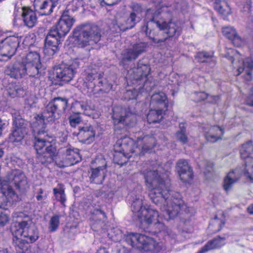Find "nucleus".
<instances>
[{
    "mask_svg": "<svg viewBox=\"0 0 253 253\" xmlns=\"http://www.w3.org/2000/svg\"><path fill=\"white\" fill-rule=\"evenodd\" d=\"M74 106L78 109H80L81 110L78 112H81L84 115L88 116H91L92 111L90 107L87 105L86 102L83 101H76L74 103Z\"/></svg>",
    "mask_w": 253,
    "mask_h": 253,
    "instance_id": "8fccbe9b",
    "label": "nucleus"
},
{
    "mask_svg": "<svg viewBox=\"0 0 253 253\" xmlns=\"http://www.w3.org/2000/svg\"><path fill=\"white\" fill-rule=\"evenodd\" d=\"M112 118L115 133L123 134L127 131L126 126L132 127L136 124V111L133 107H115Z\"/></svg>",
    "mask_w": 253,
    "mask_h": 253,
    "instance_id": "20e7f679",
    "label": "nucleus"
},
{
    "mask_svg": "<svg viewBox=\"0 0 253 253\" xmlns=\"http://www.w3.org/2000/svg\"><path fill=\"white\" fill-rule=\"evenodd\" d=\"M79 64L77 60H73L71 63L62 62L55 66L53 71L52 78L54 80V84L63 85V83L70 82L76 73V70Z\"/></svg>",
    "mask_w": 253,
    "mask_h": 253,
    "instance_id": "6e6552de",
    "label": "nucleus"
},
{
    "mask_svg": "<svg viewBox=\"0 0 253 253\" xmlns=\"http://www.w3.org/2000/svg\"><path fill=\"white\" fill-rule=\"evenodd\" d=\"M63 38V37H59L58 33L53 28H50L45 40H51V41L61 43V41Z\"/></svg>",
    "mask_w": 253,
    "mask_h": 253,
    "instance_id": "864d4df0",
    "label": "nucleus"
},
{
    "mask_svg": "<svg viewBox=\"0 0 253 253\" xmlns=\"http://www.w3.org/2000/svg\"><path fill=\"white\" fill-rule=\"evenodd\" d=\"M107 216L105 212L100 208H96L91 211V228L95 231L104 232Z\"/></svg>",
    "mask_w": 253,
    "mask_h": 253,
    "instance_id": "2eb2a0df",
    "label": "nucleus"
},
{
    "mask_svg": "<svg viewBox=\"0 0 253 253\" xmlns=\"http://www.w3.org/2000/svg\"><path fill=\"white\" fill-rule=\"evenodd\" d=\"M224 130L218 126H213L211 128L209 132L205 134L206 139L210 142H215L217 140L221 139L223 135Z\"/></svg>",
    "mask_w": 253,
    "mask_h": 253,
    "instance_id": "c9c22d12",
    "label": "nucleus"
},
{
    "mask_svg": "<svg viewBox=\"0 0 253 253\" xmlns=\"http://www.w3.org/2000/svg\"><path fill=\"white\" fill-rule=\"evenodd\" d=\"M95 135L94 127L91 125L80 127L78 137L79 141L83 143L90 144L93 142Z\"/></svg>",
    "mask_w": 253,
    "mask_h": 253,
    "instance_id": "393cba45",
    "label": "nucleus"
},
{
    "mask_svg": "<svg viewBox=\"0 0 253 253\" xmlns=\"http://www.w3.org/2000/svg\"><path fill=\"white\" fill-rule=\"evenodd\" d=\"M59 219L60 216L58 215H55L53 216L49 223V230L50 232H54L55 231L59 224Z\"/></svg>",
    "mask_w": 253,
    "mask_h": 253,
    "instance_id": "6e6d98bb",
    "label": "nucleus"
},
{
    "mask_svg": "<svg viewBox=\"0 0 253 253\" xmlns=\"http://www.w3.org/2000/svg\"><path fill=\"white\" fill-rule=\"evenodd\" d=\"M97 85L100 87L98 93H108L112 88V85L108 83L107 81L103 77L99 80Z\"/></svg>",
    "mask_w": 253,
    "mask_h": 253,
    "instance_id": "3c124183",
    "label": "nucleus"
},
{
    "mask_svg": "<svg viewBox=\"0 0 253 253\" xmlns=\"http://www.w3.org/2000/svg\"><path fill=\"white\" fill-rule=\"evenodd\" d=\"M224 225V222L215 216L211 220L208 228L213 233H215L220 231Z\"/></svg>",
    "mask_w": 253,
    "mask_h": 253,
    "instance_id": "c03bdc74",
    "label": "nucleus"
},
{
    "mask_svg": "<svg viewBox=\"0 0 253 253\" xmlns=\"http://www.w3.org/2000/svg\"><path fill=\"white\" fill-rule=\"evenodd\" d=\"M45 117L48 122H54L59 119L63 114L61 110L52 100L45 107Z\"/></svg>",
    "mask_w": 253,
    "mask_h": 253,
    "instance_id": "a878e982",
    "label": "nucleus"
},
{
    "mask_svg": "<svg viewBox=\"0 0 253 253\" xmlns=\"http://www.w3.org/2000/svg\"><path fill=\"white\" fill-rule=\"evenodd\" d=\"M143 174L146 185L150 190V199L160 207L167 220L174 218L179 214L189 212V208L182 199L180 193L170 191L169 181L162 179L157 170H145Z\"/></svg>",
    "mask_w": 253,
    "mask_h": 253,
    "instance_id": "f257e3e1",
    "label": "nucleus"
},
{
    "mask_svg": "<svg viewBox=\"0 0 253 253\" xmlns=\"http://www.w3.org/2000/svg\"><path fill=\"white\" fill-rule=\"evenodd\" d=\"M68 11H64L58 23L51 28H53L59 35V37L64 38L70 31L75 19L69 15Z\"/></svg>",
    "mask_w": 253,
    "mask_h": 253,
    "instance_id": "ddd939ff",
    "label": "nucleus"
},
{
    "mask_svg": "<svg viewBox=\"0 0 253 253\" xmlns=\"http://www.w3.org/2000/svg\"><path fill=\"white\" fill-rule=\"evenodd\" d=\"M23 64L25 75H28L30 77H34L40 73V69L41 67V64Z\"/></svg>",
    "mask_w": 253,
    "mask_h": 253,
    "instance_id": "ea45409f",
    "label": "nucleus"
},
{
    "mask_svg": "<svg viewBox=\"0 0 253 253\" xmlns=\"http://www.w3.org/2000/svg\"><path fill=\"white\" fill-rule=\"evenodd\" d=\"M13 129L9 135L8 140L10 142H20L29 131V124L18 113L13 116Z\"/></svg>",
    "mask_w": 253,
    "mask_h": 253,
    "instance_id": "1a4fd4ad",
    "label": "nucleus"
},
{
    "mask_svg": "<svg viewBox=\"0 0 253 253\" xmlns=\"http://www.w3.org/2000/svg\"><path fill=\"white\" fill-rule=\"evenodd\" d=\"M52 100L64 113L67 109L68 104V99L65 97H58L54 98Z\"/></svg>",
    "mask_w": 253,
    "mask_h": 253,
    "instance_id": "603ef678",
    "label": "nucleus"
},
{
    "mask_svg": "<svg viewBox=\"0 0 253 253\" xmlns=\"http://www.w3.org/2000/svg\"><path fill=\"white\" fill-rule=\"evenodd\" d=\"M253 68V60L250 58H246L243 61V67H240L238 69V75L245 71L246 74L250 76L251 71L250 69Z\"/></svg>",
    "mask_w": 253,
    "mask_h": 253,
    "instance_id": "49530a36",
    "label": "nucleus"
},
{
    "mask_svg": "<svg viewBox=\"0 0 253 253\" xmlns=\"http://www.w3.org/2000/svg\"><path fill=\"white\" fill-rule=\"evenodd\" d=\"M132 11L130 13H134L137 16H141V14L143 11V8L141 5L138 3H134L131 6Z\"/></svg>",
    "mask_w": 253,
    "mask_h": 253,
    "instance_id": "bf43d9fd",
    "label": "nucleus"
},
{
    "mask_svg": "<svg viewBox=\"0 0 253 253\" xmlns=\"http://www.w3.org/2000/svg\"><path fill=\"white\" fill-rule=\"evenodd\" d=\"M80 114L81 112H77L76 114L71 115L69 117V123L72 127H75L81 122L82 118L79 115Z\"/></svg>",
    "mask_w": 253,
    "mask_h": 253,
    "instance_id": "5fc2aeb1",
    "label": "nucleus"
},
{
    "mask_svg": "<svg viewBox=\"0 0 253 253\" xmlns=\"http://www.w3.org/2000/svg\"><path fill=\"white\" fill-rule=\"evenodd\" d=\"M222 33L224 36L232 41L233 44L237 47L241 46L243 40L237 34L235 29L231 27H226L222 28Z\"/></svg>",
    "mask_w": 253,
    "mask_h": 253,
    "instance_id": "2f4dec72",
    "label": "nucleus"
},
{
    "mask_svg": "<svg viewBox=\"0 0 253 253\" xmlns=\"http://www.w3.org/2000/svg\"><path fill=\"white\" fill-rule=\"evenodd\" d=\"M13 234V242L12 245L15 247L16 249L19 252L21 251L22 252L28 253L29 247H30L29 244H31L30 242H27L26 239L23 240L19 238L15 234Z\"/></svg>",
    "mask_w": 253,
    "mask_h": 253,
    "instance_id": "58836bf2",
    "label": "nucleus"
},
{
    "mask_svg": "<svg viewBox=\"0 0 253 253\" xmlns=\"http://www.w3.org/2000/svg\"><path fill=\"white\" fill-rule=\"evenodd\" d=\"M22 17L24 25L29 28L34 27L37 21L36 14L33 10L26 7L22 8Z\"/></svg>",
    "mask_w": 253,
    "mask_h": 253,
    "instance_id": "c756f323",
    "label": "nucleus"
},
{
    "mask_svg": "<svg viewBox=\"0 0 253 253\" xmlns=\"http://www.w3.org/2000/svg\"><path fill=\"white\" fill-rule=\"evenodd\" d=\"M195 58L199 62H208L211 66H214L216 64L215 57L212 51L199 52L195 55Z\"/></svg>",
    "mask_w": 253,
    "mask_h": 253,
    "instance_id": "f704fd0d",
    "label": "nucleus"
},
{
    "mask_svg": "<svg viewBox=\"0 0 253 253\" xmlns=\"http://www.w3.org/2000/svg\"><path fill=\"white\" fill-rule=\"evenodd\" d=\"M60 44H61L60 42L44 40V52L48 53L49 55H54L59 51Z\"/></svg>",
    "mask_w": 253,
    "mask_h": 253,
    "instance_id": "a19ab883",
    "label": "nucleus"
},
{
    "mask_svg": "<svg viewBox=\"0 0 253 253\" xmlns=\"http://www.w3.org/2000/svg\"><path fill=\"white\" fill-rule=\"evenodd\" d=\"M177 170L180 179L183 182H188L193 178L192 169L186 160L181 159L177 162Z\"/></svg>",
    "mask_w": 253,
    "mask_h": 253,
    "instance_id": "5701e85b",
    "label": "nucleus"
},
{
    "mask_svg": "<svg viewBox=\"0 0 253 253\" xmlns=\"http://www.w3.org/2000/svg\"><path fill=\"white\" fill-rule=\"evenodd\" d=\"M134 194H132L131 201L132 203L131 206V209L133 212L137 213V216L139 217L141 215V211L144 208H147L145 206H143L142 197L140 195H135V198L133 197Z\"/></svg>",
    "mask_w": 253,
    "mask_h": 253,
    "instance_id": "e433bc0d",
    "label": "nucleus"
},
{
    "mask_svg": "<svg viewBox=\"0 0 253 253\" xmlns=\"http://www.w3.org/2000/svg\"><path fill=\"white\" fill-rule=\"evenodd\" d=\"M219 95H212L210 98L209 102L212 104H216L220 100Z\"/></svg>",
    "mask_w": 253,
    "mask_h": 253,
    "instance_id": "338daca9",
    "label": "nucleus"
},
{
    "mask_svg": "<svg viewBox=\"0 0 253 253\" xmlns=\"http://www.w3.org/2000/svg\"><path fill=\"white\" fill-rule=\"evenodd\" d=\"M53 193L56 200L60 202L63 207H65L66 197L64 189L61 187L59 188H54L53 189Z\"/></svg>",
    "mask_w": 253,
    "mask_h": 253,
    "instance_id": "09e8293b",
    "label": "nucleus"
},
{
    "mask_svg": "<svg viewBox=\"0 0 253 253\" xmlns=\"http://www.w3.org/2000/svg\"><path fill=\"white\" fill-rule=\"evenodd\" d=\"M7 94L12 98L22 97L25 94L24 89L19 85L11 84L7 89Z\"/></svg>",
    "mask_w": 253,
    "mask_h": 253,
    "instance_id": "37998d69",
    "label": "nucleus"
},
{
    "mask_svg": "<svg viewBox=\"0 0 253 253\" xmlns=\"http://www.w3.org/2000/svg\"><path fill=\"white\" fill-rule=\"evenodd\" d=\"M126 242L132 247L142 248L153 243V239L145 234L130 232L125 235Z\"/></svg>",
    "mask_w": 253,
    "mask_h": 253,
    "instance_id": "4468645a",
    "label": "nucleus"
},
{
    "mask_svg": "<svg viewBox=\"0 0 253 253\" xmlns=\"http://www.w3.org/2000/svg\"><path fill=\"white\" fill-rule=\"evenodd\" d=\"M165 110L151 108L147 116V121L149 124L160 123L163 119Z\"/></svg>",
    "mask_w": 253,
    "mask_h": 253,
    "instance_id": "4c0bfd02",
    "label": "nucleus"
},
{
    "mask_svg": "<svg viewBox=\"0 0 253 253\" xmlns=\"http://www.w3.org/2000/svg\"><path fill=\"white\" fill-rule=\"evenodd\" d=\"M24 65L22 62H17L7 67L5 74L14 79L21 78L25 76Z\"/></svg>",
    "mask_w": 253,
    "mask_h": 253,
    "instance_id": "473e14b6",
    "label": "nucleus"
},
{
    "mask_svg": "<svg viewBox=\"0 0 253 253\" xmlns=\"http://www.w3.org/2000/svg\"><path fill=\"white\" fill-rule=\"evenodd\" d=\"M151 68L149 65L139 60L137 67L134 68L130 75V79L134 84L140 85L138 89L143 88L149 92L153 89L156 86L154 81H152L151 77L149 76Z\"/></svg>",
    "mask_w": 253,
    "mask_h": 253,
    "instance_id": "423d86ee",
    "label": "nucleus"
},
{
    "mask_svg": "<svg viewBox=\"0 0 253 253\" xmlns=\"http://www.w3.org/2000/svg\"><path fill=\"white\" fill-rule=\"evenodd\" d=\"M137 144L141 148V153L143 155L154 147L156 145V139L152 135L141 136L137 138Z\"/></svg>",
    "mask_w": 253,
    "mask_h": 253,
    "instance_id": "bb28decb",
    "label": "nucleus"
},
{
    "mask_svg": "<svg viewBox=\"0 0 253 253\" xmlns=\"http://www.w3.org/2000/svg\"><path fill=\"white\" fill-rule=\"evenodd\" d=\"M8 221V216L7 214L1 212L0 213V227H3Z\"/></svg>",
    "mask_w": 253,
    "mask_h": 253,
    "instance_id": "0e129e2a",
    "label": "nucleus"
},
{
    "mask_svg": "<svg viewBox=\"0 0 253 253\" xmlns=\"http://www.w3.org/2000/svg\"><path fill=\"white\" fill-rule=\"evenodd\" d=\"M241 176V171L236 169L229 172L224 178L223 184V189L227 192L232 187V185L239 180Z\"/></svg>",
    "mask_w": 253,
    "mask_h": 253,
    "instance_id": "c85d7f7f",
    "label": "nucleus"
},
{
    "mask_svg": "<svg viewBox=\"0 0 253 253\" xmlns=\"http://www.w3.org/2000/svg\"><path fill=\"white\" fill-rule=\"evenodd\" d=\"M141 19V16H137L134 13H130L125 24L114 25V28L117 27L118 28L119 31L116 30L117 33L120 31L124 32L134 27L136 24L140 21Z\"/></svg>",
    "mask_w": 253,
    "mask_h": 253,
    "instance_id": "72a5a7b5",
    "label": "nucleus"
},
{
    "mask_svg": "<svg viewBox=\"0 0 253 253\" xmlns=\"http://www.w3.org/2000/svg\"><path fill=\"white\" fill-rule=\"evenodd\" d=\"M246 102L247 105L253 107V93L250 94L247 97Z\"/></svg>",
    "mask_w": 253,
    "mask_h": 253,
    "instance_id": "774afa93",
    "label": "nucleus"
},
{
    "mask_svg": "<svg viewBox=\"0 0 253 253\" xmlns=\"http://www.w3.org/2000/svg\"><path fill=\"white\" fill-rule=\"evenodd\" d=\"M147 43L144 42H138L131 44L127 48L122 52V61L129 62L135 60L142 53L146 51Z\"/></svg>",
    "mask_w": 253,
    "mask_h": 253,
    "instance_id": "f8f14e48",
    "label": "nucleus"
},
{
    "mask_svg": "<svg viewBox=\"0 0 253 253\" xmlns=\"http://www.w3.org/2000/svg\"><path fill=\"white\" fill-rule=\"evenodd\" d=\"M45 116V112L44 111L43 113L36 114L34 118V120L31 124V127L37 131V136L35 137V141L36 137H43L47 134V129L46 127L45 121L47 122V119Z\"/></svg>",
    "mask_w": 253,
    "mask_h": 253,
    "instance_id": "f3484780",
    "label": "nucleus"
},
{
    "mask_svg": "<svg viewBox=\"0 0 253 253\" xmlns=\"http://www.w3.org/2000/svg\"><path fill=\"white\" fill-rule=\"evenodd\" d=\"M17 200V196L11 186L7 181L0 179V206L5 200L13 202Z\"/></svg>",
    "mask_w": 253,
    "mask_h": 253,
    "instance_id": "6ab92c4d",
    "label": "nucleus"
},
{
    "mask_svg": "<svg viewBox=\"0 0 253 253\" xmlns=\"http://www.w3.org/2000/svg\"><path fill=\"white\" fill-rule=\"evenodd\" d=\"M12 175V181L16 189L22 193L26 192L29 185L24 173L20 170H15L13 171Z\"/></svg>",
    "mask_w": 253,
    "mask_h": 253,
    "instance_id": "4be33fe9",
    "label": "nucleus"
},
{
    "mask_svg": "<svg viewBox=\"0 0 253 253\" xmlns=\"http://www.w3.org/2000/svg\"><path fill=\"white\" fill-rule=\"evenodd\" d=\"M165 13L156 10L148 16L141 26V32L155 43L165 42L170 38H178L182 31L181 23L172 21L170 17L166 18Z\"/></svg>",
    "mask_w": 253,
    "mask_h": 253,
    "instance_id": "f03ea898",
    "label": "nucleus"
},
{
    "mask_svg": "<svg viewBox=\"0 0 253 253\" xmlns=\"http://www.w3.org/2000/svg\"><path fill=\"white\" fill-rule=\"evenodd\" d=\"M57 3V1L53 0H34L33 5L35 11L40 15H49L53 12Z\"/></svg>",
    "mask_w": 253,
    "mask_h": 253,
    "instance_id": "a211bd4d",
    "label": "nucleus"
},
{
    "mask_svg": "<svg viewBox=\"0 0 253 253\" xmlns=\"http://www.w3.org/2000/svg\"><path fill=\"white\" fill-rule=\"evenodd\" d=\"M214 8L220 14H224V9L220 4L221 0H212Z\"/></svg>",
    "mask_w": 253,
    "mask_h": 253,
    "instance_id": "680f3d73",
    "label": "nucleus"
},
{
    "mask_svg": "<svg viewBox=\"0 0 253 253\" xmlns=\"http://www.w3.org/2000/svg\"><path fill=\"white\" fill-rule=\"evenodd\" d=\"M141 216L138 217L142 224L150 225L154 223L162 225L158 220L159 214L157 210L148 207L144 208L141 211Z\"/></svg>",
    "mask_w": 253,
    "mask_h": 253,
    "instance_id": "aec40b11",
    "label": "nucleus"
},
{
    "mask_svg": "<svg viewBox=\"0 0 253 253\" xmlns=\"http://www.w3.org/2000/svg\"><path fill=\"white\" fill-rule=\"evenodd\" d=\"M22 63L41 64L40 54L37 51H30L23 58Z\"/></svg>",
    "mask_w": 253,
    "mask_h": 253,
    "instance_id": "79ce46f5",
    "label": "nucleus"
},
{
    "mask_svg": "<svg viewBox=\"0 0 253 253\" xmlns=\"http://www.w3.org/2000/svg\"><path fill=\"white\" fill-rule=\"evenodd\" d=\"M102 165H99L96 168L91 167L88 171L89 181L97 184H102L106 177L107 164L104 160H102Z\"/></svg>",
    "mask_w": 253,
    "mask_h": 253,
    "instance_id": "dca6fc26",
    "label": "nucleus"
},
{
    "mask_svg": "<svg viewBox=\"0 0 253 253\" xmlns=\"http://www.w3.org/2000/svg\"><path fill=\"white\" fill-rule=\"evenodd\" d=\"M108 236L110 238L114 241L120 239L122 236L121 231L118 228L113 227L108 231Z\"/></svg>",
    "mask_w": 253,
    "mask_h": 253,
    "instance_id": "4d7b16f0",
    "label": "nucleus"
},
{
    "mask_svg": "<svg viewBox=\"0 0 253 253\" xmlns=\"http://www.w3.org/2000/svg\"><path fill=\"white\" fill-rule=\"evenodd\" d=\"M197 101L200 102L208 98V94L204 92H200L197 93Z\"/></svg>",
    "mask_w": 253,
    "mask_h": 253,
    "instance_id": "69168bd1",
    "label": "nucleus"
},
{
    "mask_svg": "<svg viewBox=\"0 0 253 253\" xmlns=\"http://www.w3.org/2000/svg\"><path fill=\"white\" fill-rule=\"evenodd\" d=\"M225 237L217 236L209 241L197 253H205L210 250L219 249L225 244Z\"/></svg>",
    "mask_w": 253,
    "mask_h": 253,
    "instance_id": "cd10ccee",
    "label": "nucleus"
},
{
    "mask_svg": "<svg viewBox=\"0 0 253 253\" xmlns=\"http://www.w3.org/2000/svg\"><path fill=\"white\" fill-rule=\"evenodd\" d=\"M179 130L175 133V138L177 141L183 144L188 142V137L186 134V127L185 124L181 123L179 125Z\"/></svg>",
    "mask_w": 253,
    "mask_h": 253,
    "instance_id": "a18cd8bd",
    "label": "nucleus"
},
{
    "mask_svg": "<svg viewBox=\"0 0 253 253\" xmlns=\"http://www.w3.org/2000/svg\"><path fill=\"white\" fill-rule=\"evenodd\" d=\"M20 43L15 36L7 37L0 42V61H7L15 54Z\"/></svg>",
    "mask_w": 253,
    "mask_h": 253,
    "instance_id": "9b49d317",
    "label": "nucleus"
},
{
    "mask_svg": "<svg viewBox=\"0 0 253 253\" xmlns=\"http://www.w3.org/2000/svg\"><path fill=\"white\" fill-rule=\"evenodd\" d=\"M72 34L75 43L80 48L98 43L102 37L101 29L96 25L88 23L78 25Z\"/></svg>",
    "mask_w": 253,
    "mask_h": 253,
    "instance_id": "7ed1b4c3",
    "label": "nucleus"
},
{
    "mask_svg": "<svg viewBox=\"0 0 253 253\" xmlns=\"http://www.w3.org/2000/svg\"><path fill=\"white\" fill-rule=\"evenodd\" d=\"M133 140L129 137L125 135L123 138L119 139L114 145V150L116 152L122 154L124 156H126L130 153L132 152Z\"/></svg>",
    "mask_w": 253,
    "mask_h": 253,
    "instance_id": "412c9836",
    "label": "nucleus"
},
{
    "mask_svg": "<svg viewBox=\"0 0 253 253\" xmlns=\"http://www.w3.org/2000/svg\"><path fill=\"white\" fill-rule=\"evenodd\" d=\"M137 95L138 92L136 89L127 90L124 94L125 98L127 100L136 99Z\"/></svg>",
    "mask_w": 253,
    "mask_h": 253,
    "instance_id": "13d9d810",
    "label": "nucleus"
},
{
    "mask_svg": "<svg viewBox=\"0 0 253 253\" xmlns=\"http://www.w3.org/2000/svg\"><path fill=\"white\" fill-rule=\"evenodd\" d=\"M85 75V80L91 83L93 81L102 79L104 72L98 66L91 65L86 69Z\"/></svg>",
    "mask_w": 253,
    "mask_h": 253,
    "instance_id": "7c9ffc66",
    "label": "nucleus"
},
{
    "mask_svg": "<svg viewBox=\"0 0 253 253\" xmlns=\"http://www.w3.org/2000/svg\"><path fill=\"white\" fill-rule=\"evenodd\" d=\"M81 160L79 149L69 148L62 151L55 163L58 167L63 168L73 166Z\"/></svg>",
    "mask_w": 253,
    "mask_h": 253,
    "instance_id": "9d476101",
    "label": "nucleus"
},
{
    "mask_svg": "<svg viewBox=\"0 0 253 253\" xmlns=\"http://www.w3.org/2000/svg\"><path fill=\"white\" fill-rule=\"evenodd\" d=\"M252 0H245L242 7V11L244 12H250L252 7Z\"/></svg>",
    "mask_w": 253,
    "mask_h": 253,
    "instance_id": "e2e57ef3",
    "label": "nucleus"
},
{
    "mask_svg": "<svg viewBox=\"0 0 253 253\" xmlns=\"http://www.w3.org/2000/svg\"><path fill=\"white\" fill-rule=\"evenodd\" d=\"M169 106L166 94L163 92L154 93L151 98L150 107L166 111Z\"/></svg>",
    "mask_w": 253,
    "mask_h": 253,
    "instance_id": "b1692460",
    "label": "nucleus"
},
{
    "mask_svg": "<svg viewBox=\"0 0 253 253\" xmlns=\"http://www.w3.org/2000/svg\"><path fill=\"white\" fill-rule=\"evenodd\" d=\"M253 151V141H248L243 144L240 150L241 157L242 158H247Z\"/></svg>",
    "mask_w": 253,
    "mask_h": 253,
    "instance_id": "de8ad7c7",
    "label": "nucleus"
},
{
    "mask_svg": "<svg viewBox=\"0 0 253 253\" xmlns=\"http://www.w3.org/2000/svg\"><path fill=\"white\" fill-rule=\"evenodd\" d=\"M52 138L51 135L46 134L43 137H36L34 142L37 162L45 166L52 163L56 156V147L50 140Z\"/></svg>",
    "mask_w": 253,
    "mask_h": 253,
    "instance_id": "39448f33",
    "label": "nucleus"
},
{
    "mask_svg": "<svg viewBox=\"0 0 253 253\" xmlns=\"http://www.w3.org/2000/svg\"><path fill=\"white\" fill-rule=\"evenodd\" d=\"M243 174L247 179L253 182V169L252 170L250 168H244Z\"/></svg>",
    "mask_w": 253,
    "mask_h": 253,
    "instance_id": "052dcab7",
    "label": "nucleus"
},
{
    "mask_svg": "<svg viewBox=\"0 0 253 253\" xmlns=\"http://www.w3.org/2000/svg\"><path fill=\"white\" fill-rule=\"evenodd\" d=\"M16 217L25 218L28 217L22 212L15 213ZM12 232L16 235L23 236L31 244L34 243L39 238V231L32 221L29 219L15 223L11 229Z\"/></svg>",
    "mask_w": 253,
    "mask_h": 253,
    "instance_id": "0eeeda50",
    "label": "nucleus"
}]
</instances>
